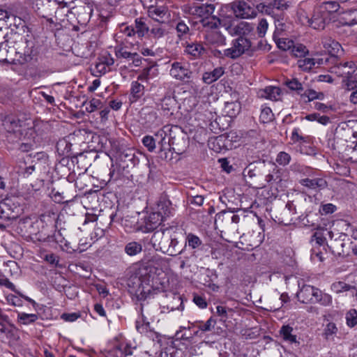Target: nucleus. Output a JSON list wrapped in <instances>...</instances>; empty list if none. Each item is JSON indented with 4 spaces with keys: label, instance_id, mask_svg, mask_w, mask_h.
Masks as SVG:
<instances>
[{
    "label": "nucleus",
    "instance_id": "59",
    "mask_svg": "<svg viewBox=\"0 0 357 357\" xmlns=\"http://www.w3.org/2000/svg\"><path fill=\"white\" fill-rule=\"evenodd\" d=\"M36 167L34 165H30L29 166L20 167L19 174L24 177H27L31 175L35 170Z\"/></svg>",
    "mask_w": 357,
    "mask_h": 357
},
{
    "label": "nucleus",
    "instance_id": "50",
    "mask_svg": "<svg viewBox=\"0 0 357 357\" xmlns=\"http://www.w3.org/2000/svg\"><path fill=\"white\" fill-rule=\"evenodd\" d=\"M290 161H291L290 155L284 151L280 152L277 155L276 162L280 165L286 166L288 164H289Z\"/></svg>",
    "mask_w": 357,
    "mask_h": 357
},
{
    "label": "nucleus",
    "instance_id": "8",
    "mask_svg": "<svg viewBox=\"0 0 357 357\" xmlns=\"http://www.w3.org/2000/svg\"><path fill=\"white\" fill-rule=\"evenodd\" d=\"M234 15L241 19H251L257 16L256 9L244 0H236L231 3Z\"/></svg>",
    "mask_w": 357,
    "mask_h": 357
},
{
    "label": "nucleus",
    "instance_id": "19",
    "mask_svg": "<svg viewBox=\"0 0 357 357\" xmlns=\"http://www.w3.org/2000/svg\"><path fill=\"white\" fill-rule=\"evenodd\" d=\"M127 285L129 291L137 295V296H142L144 291V287L141 280V278L137 275H132L128 279Z\"/></svg>",
    "mask_w": 357,
    "mask_h": 357
},
{
    "label": "nucleus",
    "instance_id": "35",
    "mask_svg": "<svg viewBox=\"0 0 357 357\" xmlns=\"http://www.w3.org/2000/svg\"><path fill=\"white\" fill-rule=\"evenodd\" d=\"M38 319L37 314H27L25 312H20L17 314V321L21 324L28 325L36 321Z\"/></svg>",
    "mask_w": 357,
    "mask_h": 357
},
{
    "label": "nucleus",
    "instance_id": "12",
    "mask_svg": "<svg viewBox=\"0 0 357 357\" xmlns=\"http://www.w3.org/2000/svg\"><path fill=\"white\" fill-rule=\"evenodd\" d=\"M306 22L314 29H324L327 24L331 21V17L325 15V13L319 8L314 10L312 17H305Z\"/></svg>",
    "mask_w": 357,
    "mask_h": 357
},
{
    "label": "nucleus",
    "instance_id": "38",
    "mask_svg": "<svg viewBox=\"0 0 357 357\" xmlns=\"http://www.w3.org/2000/svg\"><path fill=\"white\" fill-rule=\"evenodd\" d=\"M34 59H36V50H33L32 45L29 47L27 45L26 49L23 53V56L22 57V61H20V62L22 63H28Z\"/></svg>",
    "mask_w": 357,
    "mask_h": 357
},
{
    "label": "nucleus",
    "instance_id": "55",
    "mask_svg": "<svg viewBox=\"0 0 357 357\" xmlns=\"http://www.w3.org/2000/svg\"><path fill=\"white\" fill-rule=\"evenodd\" d=\"M216 321L212 317H211L206 321V323H203L202 321L200 322L197 327L199 330L204 332L211 331Z\"/></svg>",
    "mask_w": 357,
    "mask_h": 357
},
{
    "label": "nucleus",
    "instance_id": "11",
    "mask_svg": "<svg viewBox=\"0 0 357 357\" xmlns=\"http://www.w3.org/2000/svg\"><path fill=\"white\" fill-rule=\"evenodd\" d=\"M114 63V59L109 53L102 54L96 62L93 73L96 77H100L110 70Z\"/></svg>",
    "mask_w": 357,
    "mask_h": 357
},
{
    "label": "nucleus",
    "instance_id": "40",
    "mask_svg": "<svg viewBox=\"0 0 357 357\" xmlns=\"http://www.w3.org/2000/svg\"><path fill=\"white\" fill-rule=\"evenodd\" d=\"M291 54L295 57H305L308 54L306 47L302 44H296L292 47L291 50Z\"/></svg>",
    "mask_w": 357,
    "mask_h": 357
},
{
    "label": "nucleus",
    "instance_id": "41",
    "mask_svg": "<svg viewBox=\"0 0 357 357\" xmlns=\"http://www.w3.org/2000/svg\"><path fill=\"white\" fill-rule=\"evenodd\" d=\"M305 119L310 121H317L322 125H327L330 122V118L325 115H320L319 113H312L307 115Z\"/></svg>",
    "mask_w": 357,
    "mask_h": 357
},
{
    "label": "nucleus",
    "instance_id": "49",
    "mask_svg": "<svg viewBox=\"0 0 357 357\" xmlns=\"http://www.w3.org/2000/svg\"><path fill=\"white\" fill-rule=\"evenodd\" d=\"M278 48L284 51L291 50L294 46V42L287 38H279L277 41Z\"/></svg>",
    "mask_w": 357,
    "mask_h": 357
},
{
    "label": "nucleus",
    "instance_id": "27",
    "mask_svg": "<svg viewBox=\"0 0 357 357\" xmlns=\"http://www.w3.org/2000/svg\"><path fill=\"white\" fill-rule=\"evenodd\" d=\"M92 11L93 10L89 6L79 7L76 13L77 22L80 25H86L90 20Z\"/></svg>",
    "mask_w": 357,
    "mask_h": 357
},
{
    "label": "nucleus",
    "instance_id": "16",
    "mask_svg": "<svg viewBox=\"0 0 357 357\" xmlns=\"http://www.w3.org/2000/svg\"><path fill=\"white\" fill-rule=\"evenodd\" d=\"M36 133L33 127L28 128L24 133L22 138L20 140H25L26 142H22L20 145V150L23 152H27L32 149L36 145L35 138Z\"/></svg>",
    "mask_w": 357,
    "mask_h": 357
},
{
    "label": "nucleus",
    "instance_id": "56",
    "mask_svg": "<svg viewBox=\"0 0 357 357\" xmlns=\"http://www.w3.org/2000/svg\"><path fill=\"white\" fill-rule=\"evenodd\" d=\"M155 136L161 138L160 141L158 142V144L160 145V151H163L165 149H167V146H169V145L168 142H166L165 140V132L162 130H159L155 134Z\"/></svg>",
    "mask_w": 357,
    "mask_h": 357
},
{
    "label": "nucleus",
    "instance_id": "3",
    "mask_svg": "<svg viewBox=\"0 0 357 357\" xmlns=\"http://www.w3.org/2000/svg\"><path fill=\"white\" fill-rule=\"evenodd\" d=\"M2 126L7 133L6 137L12 142L22 139L26 130L31 127L29 123L12 116L5 117Z\"/></svg>",
    "mask_w": 357,
    "mask_h": 357
},
{
    "label": "nucleus",
    "instance_id": "10",
    "mask_svg": "<svg viewBox=\"0 0 357 357\" xmlns=\"http://www.w3.org/2000/svg\"><path fill=\"white\" fill-rule=\"evenodd\" d=\"M19 206L16 205L11 198H6L0 202V218L12 220L18 216Z\"/></svg>",
    "mask_w": 357,
    "mask_h": 357
},
{
    "label": "nucleus",
    "instance_id": "36",
    "mask_svg": "<svg viewBox=\"0 0 357 357\" xmlns=\"http://www.w3.org/2000/svg\"><path fill=\"white\" fill-rule=\"evenodd\" d=\"M301 96L305 102H310L315 99H322L324 98L322 93H317L312 89L305 91L303 93H301Z\"/></svg>",
    "mask_w": 357,
    "mask_h": 357
},
{
    "label": "nucleus",
    "instance_id": "6",
    "mask_svg": "<svg viewBox=\"0 0 357 357\" xmlns=\"http://www.w3.org/2000/svg\"><path fill=\"white\" fill-rule=\"evenodd\" d=\"M184 8L185 13L197 16L201 18L200 20L213 15L215 9L214 4L203 3L202 1L189 2L184 6Z\"/></svg>",
    "mask_w": 357,
    "mask_h": 357
},
{
    "label": "nucleus",
    "instance_id": "2",
    "mask_svg": "<svg viewBox=\"0 0 357 357\" xmlns=\"http://www.w3.org/2000/svg\"><path fill=\"white\" fill-rule=\"evenodd\" d=\"M331 72L344 78L346 89L356 87L357 66L353 61L336 63L331 68Z\"/></svg>",
    "mask_w": 357,
    "mask_h": 357
},
{
    "label": "nucleus",
    "instance_id": "45",
    "mask_svg": "<svg viewBox=\"0 0 357 357\" xmlns=\"http://www.w3.org/2000/svg\"><path fill=\"white\" fill-rule=\"evenodd\" d=\"M84 105H86V112L91 113L101 107L102 102L99 99L92 98L89 102H85Z\"/></svg>",
    "mask_w": 357,
    "mask_h": 357
},
{
    "label": "nucleus",
    "instance_id": "21",
    "mask_svg": "<svg viewBox=\"0 0 357 357\" xmlns=\"http://www.w3.org/2000/svg\"><path fill=\"white\" fill-rule=\"evenodd\" d=\"M300 183L313 190H321L325 189L328 185L326 181L323 178H303L300 181Z\"/></svg>",
    "mask_w": 357,
    "mask_h": 357
},
{
    "label": "nucleus",
    "instance_id": "34",
    "mask_svg": "<svg viewBox=\"0 0 357 357\" xmlns=\"http://www.w3.org/2000/svg\"><path fill=\"white\" fill-rule=\"evenodd\" d=\"M320 9L330 17V15L337 12L340 8V5L337 1H326L319 7Z\"/></svg>",
    "mask_w": 357,
    "mask_h": 357
},
{
    "label": "nucleus",
    "instance_id": "39",
    "mask_svg": "<svg viewBox=\"0 0 357 357\" xmlns=\"http://www.w3.org/2000/svg\"><path fill=\"white\" fill-rule=\"evenodd\" d=\"M317 297H316L314 302H317L324 306H330L332 305L333 299L331 295L322 293L319 289V293L317 294Z\"/></svg>",
    "mask_w": 357,
    "mask_h": 357
},
{
    "label": "nucleus",
    "instance_id": "5",
    "mask_svg": "<svg viewBox=\"0 0 357 357\" xmlns=\"http://www.w3.org/2000/svg\"><path fill=\"white\" fill-rule=\"evenodd\" d=\"M331 238L333 237V231H328ZM332 253L339 257H346L349 255L351 250V242L347 238L345 234H341L337 238L331 239L330 244L328 245Z\"/></svg>",
    "mask_w": 357,
    "mask_h": 357
},
{
    "label": "nucleus",
    "instance_id": "29",
    "mask_svg": "<svg viewBox=\"0 0 357 357\" xmlns=\"http://www.w3.org/2000/svg\"><path fill=\"white\" fill-rule=\"evenodd\" d=\"M144 94V86L138 82V81H134L131 84L130 88V100L132 102H136Z\"/></svg>",
    "mask_w": 357,
    "mask_h": 357
},
{
    "label": "nucleus",
    "instance_id": "47",
    "mask_svg": "<svg viewBox=\"0 0 357 357\" xmlns=\"http://www.w3.org/2000/svg\"><path fill=\"white\" fill-rule=\"evenodd\" d=\"M178 36L179 38L184 35L189 33L190 29L187 24L183 20H179L176 26Z\"/></svg>",
    "mask_w": 357,
    "mask_h": 357
},
{
    "label": "nucleus",
    "instance_id": "25",
    "mask_svg": "<svg viewBox=\"0 0 357 357\" xmlns=\"http://www.w3.org/2000/svg\"><path fill=\"white\" fill-rule=\"evenodd\" d=\"M281 93V90L276 86H266L258 91V96L271 100H278Z\"/></svg>",
    "mask_w": 357,
    "mask_h": 357
},
{
    "label": "nucleus",
    "instance_id": "23",
    "mask_svg": "<svg viewBox=\"0 0 357 357\" xmlns=\"http://www.w3.org/2000/svg\"><path fill=\"white\" fill-rule=\"evenodd\" d=\"M221 22L222 21L219 17L213 15L199 20L204 33L218 29L221 25Z\"/></svg>",
    "mask_w": 357,
    "mask_h": 357
},
{
    "label": "nucleus",
    "instance_id": "62",
    "mask_svg": "<svg viewBox=\"0 0 357 357\" xmlns=\"http://www.w3.org/2000/svg\"><path fill=\"white\" fill-rule=\"evenodd\" d=\"M273 6L278 10H287L289 6L286 0H274Z\"/></svg>",
    "mask_w": 357,
    "mask_h": 357
},
{
    "label": "nucleus",
    "instance_id": "20",
    "mask_svg": "<svg viewBox=\"0 0 357 357\" xmlns=\"http://www.w3.org/2000/svg\"><path fill=\"white\" fill-rule=\"evenodd\" d=\"M115 54L117 58H123L131 60L135 66H139L142 63V59L137 52H130L126 50L123 47H116Z\"/></svg>",
    "mask_w": 357,
    "mask_h": 357
},
{
    "label": "nucleus",
    "instance_id": "53",
    "mask_svg": "<svg viewBox=\"0 0 357 357\" xmlns=\"http://www.w3.org/2000/svg\"><path fill=\"white\" fill-rule=\"evenodd\" d=\"M331 289L335 293H340L349 291L350 289V285L344 282H337L331 285Z\"/></svg>",
    "mask_w": 357,
    "mask_h": 357
},
{
    "label": "nucleus",
    "instance_id": "17",
    "mask_svg": "<svg viewBox=\"0 0 357 357\" xmlns=\"http://www.w3.org/2000/svg\"><path fill=\"white\" fill-rule=\"evenodd\" d=\"M135 347H131L128 344L120 343L109 351V357H132Z\"/></svg>",
    "mask_w": 357,
    "mask_h": 357
},
{
    "label": "nucleus",
    "instance_id": "18",
    "mask_svg": "<svg viewBox=\"0 0 357 357\" xmlns=\"http://www.w3.org/2000/svg\"><path fill=\"white\" fill-rule=\"evenodd\" d=\"M118 159L120 162H124L126 167H134L138 162V158L135 155V152L131 149H123L120 150L118 153Z\"/></svg>",
    "mask_w": 357,
    "mask_h": 357
},
{
    "label": "nucleus",
    "instance_id": "64",
    "mask_svg": "<svg viewBox=\"0 0 357 357\" xmlns=\"http://www.w3.org/2000/svg\"><path fill=\"white\" fill-rule=\"evenodd\" d=\"M193 301L201 309H204L208 305L206 299L199 295L194 296Z\"/></svg>",
    "mask_w": 357,
    "mask_h": 357
},
{
    "label": "nucleus",
    "instance_id": "13",
    "mask_svg": "<svg viewBox=\"0 0 357 357\" xmlns=\"http://www.w3.org/2000/svg\"><path fill=\"white\" fill-rule=\"evenodd\" d=\"M255 30V25L248 22H240L237 24L229 29V33L231 36H238L244 38H248V36L252 35Z\"/></svg>",
    "mask_w": 357,
    "mask_h": 357
},
{
    "label": "nucleus",
    "instance_id": "60",
    "mask_svg": "<svg viewBox=\"0 0 357 357\" xmlns=\"http://www.w3.org/2000/svg\"><path fill=\"white\" fill-rule=\"evenodd\" d=\"M337 331V328L335 324L329 323L326 325V327L324 330V335L326 339H328L331 336L335 334Z\"/></svg>",
    "mask_w": 357,
    "mask_h": 357
},
{
    "label": "nucleus",
    "instance_id": "26",
    "mask_svg": "<svg viewBox=\"0 0 357 357\" xmlns=\"http://www.w3.org/2000/svg\"><path fill=\"white\" fill-rule=\"evenodd\" d=\"M321 43L324 49L332 56L337 54L341 49L340 44L331 37H324Z\"/></svg>",
    "mask_w": 357,
    "mask_h": 357
},
{
    "label": "nucleus",
    "instance_id": "44",
    "mask_svg": "<svg viewBox=\"0 0 357 357\" xmlns=\"http://www.w3.org/2000/svg\"><path fill=\"white\" fill-rule=\"evenodd\" d=\"M186 242L189 247L192 249L199 248L202 243V240L197 236L192 234H188L186 237Z\"/></svg>",
    "mask_w": 357,
    "mask_h": 357
},
{
    "label": "nucleus",
    "instance_id": "57",
    "mask_svg": "<svg viewBox=\"0 0 357 357\" xmlns=\"http://www.w3.org/2000/svg\"><path fill=\"white\" fill-rule=\"evenodd\" d=\"M143 312H144V307H143V305H142L141 306V312H142V321L144 322V324H142V326H139V322L138 321L136 322L137 330L140 333L146 331L147 328L149 326V322L147 320V318L144 315Z\"/></svg>",
    "mask_w": 357,
    "mask_h": 357
},
{
    "label": "nucleus",
    "instance_id": "22",
    "mask_svg": "<svg viewBox=\"0 0 357 357\" xmlns=\"http://www.w3.org/2000/svg\"><path fill=\"white\" fill-rule=\"evenodd\" d=\"M184 52L193 59H197L205 53L206 50L201 43L191 42L185 44Z\"/></svg>",
    "mask_w": 357,
    "mask_h": 357
},
{
    "label": "nucleus",
    "instance_id": "7",
    "mask_svg": "<svg viewBox=\"0 0 357 357\" xmlns=\"http://www.w3.org/2000/svg\"><path fill=\"white\" fill-rule=\"evenodd\" d=\"M169 75L176 80L188 82L192 76V72L190 69L188 63L174 61L171 64Z\"/></svg>",
    "mask_w": 357,
    "mask_h": 357
},
{
    "label": "nucleus",
    "instance_id": "30",
    "mask_svg": "<svg viewBox=\"0 0 357 357\" xmlns=\"http://www.w3.org/2000/svg\"><path fill=\"white\" fill-rule=\"evenodd\" d=\"M174 208L172 203L168 199H162L158 204V212L161 213L162 217L165 219L173 215Z\"/></svg>",
    "mask_w": 357,
    "mask_h": 357
},
{
    "label": "nucleus",
    "instance_id": "52",
    "mask_svg": "<svg viewBox=\"0 0 357 357\" xmlns=\"http://www.w3.org/2000/svg\"><path fill=\"white\" fill-rule=\"evenodd\" d=\"M268 27V22L266 19L262 18L259 20L258 25L257 26V31L259 37H264L266 33V31Z\"/></svg>",
    "mask_w": 357,
    "mask_h": 357
},
{
    "label": "nucleus",
    "instance_id": "63",
    "mask_svg": "<svg viewBox=\"0 0 357 357\" xmlns=\"http://www.w3.org/2000/svg\"><path fill=\"white\" fill-rule=\"evenodd\" d=\"M243 175L245 177H249L250 178H253L258 175V172L255 168H252V165H250L248 167H246L243 171Z\"/></svg>",
    "mask_w": 357,
    "mask_h": 357
},
{
    "label": "nucleus",
    "instance_id": "58",
    "mask_svg": "<svg viewBox=\"0 0 357 357\" xmlns=\"http://www.w3.org/2000/svg\"><path fill=\"white\" fill-rule=\"evenodd\" d=\"M6 301L8 303L14 306H22V301L20 296H17L13 294H8L6 296Z\"/></svg>",
    "mask_w": 357,
    "mask_h": 357
},
{
    "label": "nucleus",
    "instance_id": "43",
    "mask_svg": "<svg viewBox=\"0 0 357 357\" xmlns=\"http://www.w3.org/2000/svg\"><path fill=\"white\" fill-rule=\"evenodd\" d=\"M285 83L290 90L296 91L299 94L303 91V84L296 78L287 80Z\"/></svg>",
    "mask_w": 357,
    "mask_h": 357
},
{
    "label": "nucleus",
    "instance_id": "14",
    "mask_svg": "<svg viewBox=\"0 0 357 357\" xmlns=\"http://www.w3.org/2000/svg\"><path fill=\"white\" fill-rule=\"evenodd\" d=\"M319 289L311 285H303L297 293V298L303 303H314Z\"/></svg>",
    "mask_w": 357,
    "mask_h": 357
},
{
    "label": "nucleus",
    "instance_id": "4",
    "mask_svg": "<svg viewBox=\"0 0 357 357\" xmlns=\"http://www.w3.org/2000/svg\"><path fill=\"white\" fill-rule=\"evenodd\" d=\"M252 45L249 38L238 37L233 40L229 48L223 50V52L218 51V55L231 59H236L248 51Z\"/></svg>",
    "mask_w": 357,
    "mask_h": 357
},
{
    "label": "nucleus",
    "instance_id": "1",
    "mask_svg": "<svg viewBox=\"0 0 357 357\" xmlns=\"http://www.w3.org/2000/svg\"><path fill=\"white\" fill-rule=\"evenodd\" d=\"M151 243L156 250L169 256H176L182 252L177 248L178 242L172 236L169 230L155 231L151 236Z\"/></svg>",
    "mask_w": 357,
    "mask_h": 357
},
{
    "label": "nucleus",
    "instance_id": "61",
    "mask_svg": "<svg viewBox=\"0 0 357 357\" xmlns=\"http://www.w3.org/2000/svg\"><path fill=\"white\" fill-rule=\"evenodd\" d=\"M56 149L58 151H61L62 154L64 155L68 153L70 151L68 143L65 139L59 140L56 144Z\"/></svg>",
    "mask_w": 357,
    "mask_h": 357
},
{
    "label": "nucleus",
    "instance_id": "48",
    "mask_svg": "<svg viewBox=\"0 0 357 357\" xmlns=\"http://www.w3.org/2000/svg\"><path fill=\"white\" fill-rule=\"evenodd\" d=\"M143 145L148 149L149 151L153 152L155 149V141L153 137L151 135H146L143 137Z\"/></svg>",
    "mask_w": 357,
    "mask_h": 357
},
{
    "label": "nucleus",
    "instance_id": "31",
    "mask_svg": "<svg viewBox=\"0 0 357 357\" xmlns=\"http://www.w3.org/2000/svg\"><path fill=\"white\" fill-rule=\"evenodd\" d=\"M164 220L161 213L157 212L151 213L147 218L146 225L150 229H154Z\"/></svg>",
    "mask_w": 357,
    "mask_h": 357
},
{
    "label": "nucleus",
    "instance_id": "28",
    "mask_svg": "<svg viewBox=\"0 0 357 357\" xmlns=\"http://www.w3.org/2000/svg\"><path fill=\"white\" fill-rule=\"evenodd\" d=\"M224 73L225 70L222 67H218L212 71L206 72L202 76L203 82L208 84H211L222 77Z\"/></svg>",
    "mask_w": 357,
    "mask_h": 357
},
{
    "label": "nucleus",
    "instance_id": "37",
    "mask_svg": "<svg viewBox=\"0 0 357 357\" xmlns=\"http://www.w3.org/2000/svg\"><path fill=\"white\" fill-rule=\"evenodd\" d=\"M297 65L302 70L310 71L315 66V63L314 58H304L298 60Z\"/></svg>",
    "mask_w": 357,
    "mask_h": 357
},
{
    "label": "nucleus",
    "instance_id": "15",
    "mask_svg": "<svg viewBox=\"0 0 357 357\" xmlns=\"http://www.w3.org/2000/svg\"><path fill=\"white\" fill-rule=\"evenodd\" d=\"M204 39L209 45L223 46L226 45L225 36L218 29L204 33Z\"/></svg>",
    "mask_w": 357,
    "mask_h": 357
},
{
    "label": "nucleus",
    "instance_id": "24",
    "mask_svg": "<svg viewBox=\"0 0 357 357\" xmlns=\"http://www.w3.org/2000/svg\"><path fill=\"white\" fill-rule=\"evenodd\" d=\"M168 145L169 149H172L177 154H182L187 149V142L183 137L170 136Z\"/></svg>",
    "mask_w": 357,
    "mask_h": 357
},
{
    "label": "nucleus",
    "instance_id": "54",
    "mask_svg": "<svg viewBox=\"0 0 357 357\" xmlns=\"http://www.w3.org/2000/svg\"><path fill=\"white\" fill-rule=\"evenodd\" d=\"M347 324L350 327H354L357 324V311L351 310L346 316Z\"/></svg>",
    "mask_w": 357,
    "mask_h": 357
},
{
    "label": "nucleus",
    "instance_id": "32",
    "mask_svg": "<svg viewBox=\"0 0 357 357\" xmlns=\"http://www.w3.org/2000/svg\"><path fill=\"white\" fill-rule=\"evenodd\" d=\"M124 251L128 255L133 257L142 251V245L139 242L131 241L125 245Z\"/></svg>",
    "mask_w": 357,
    "mask_h": 357
},
{
    "label": "nucleus",
    "instance_id": "42",
    "mask_svg": "<svg viewBox=\"0 0 357 357\" xmlns=\"http://www.w3.org/2000/svg\"><path fill=\"white\" fill-rule=\"evenodd\" d=\"M149 16L158 20L157 17L162 18L166 14V9L163 7H150L149 8Z\"/></svg>",
    "mask_w": 357,
    "mask_h": 357
},
{
    "label": "nucleus",
    "instance_id": "46",
    "mask_svg": "<svg viewBox=\"0 0 357 357\" xmlns=\"http://www.w3.org/2000/svg\"><path fill=\"white\" fill-rule=\"evenodd\" d=\"M259 118L261 121L264 123L271 121L273 119V114L271 108L267 107L262 108Z\"/></svg>",
    "mask_w": 357,
    "mask_h": 357
},
{
    "label": "nucleus",
    "instance_id": "51",
    "mask_svg": "<svg viewBox=\"0 0 357 357\" xmlns=\"http://www.w3.org/2000/svg\"><path fill=\"white\" fill-rule=\"evenodd\" d=\"M135 28L136 32L139 36H143L149 30V28L143 22L142 19H137L135 20Z\"/></svg>",
    "mask_w": 357,
    "mask_h": 357
},
{
    "label": "nucleus",
    "instance_id": "9",
    "mask_svg": "<svg viewBox=\"0 0 357 357\" xmlns=\"http://www.w3.org/2000/svg\"><path fill=\"white\" fill-rule=\"evenodd\" d=\"M337 144L345 142L347 148L357 149V131L351 128H341L335 132Z\"/></svg>",
    "mask_w": 357,
    "mask_h": 357
},
{
    "label": "nucleus",
    "instance_id": "33",
    "mask_svg": "<svg viewBox=\"0 0 357 357\" xmlns=\"http://www.w3.org/2000/svg\"><path fill=\"white\" fill-rule=\"evenodd\" d=\"M294 329L292 327L289 325L283 326L280 331V335L282 337L284 341L289 342L290 343H296V335L292 333Z\"/></svg>",
    "mask_w": 357,
    "mask_h": 357
}]
</instances>
